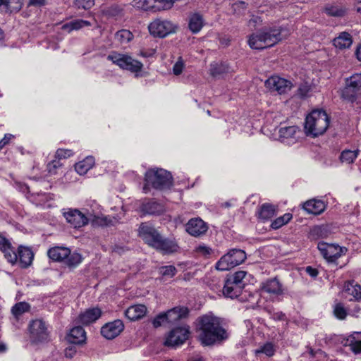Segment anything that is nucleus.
<instances>
[{
  "instance_id": "obj_56",
  "label": "nucleus",
  "mask_w": 361,
  "mask_h": 361,
  "mask_svg": "<svg viewBox=\"0 0 361 361\" xmlns=\"http://www.w3.org/2000/svg\"><path fill=\"white\" fill-rule=\"evenodd\" d=\"M195 252L203 257L209 256L212 252V249L206 245H199L195 248Z\"/></svg>"
},
{
  "instance_id": "obj_50",
  "label": "nucleus",
  "mask_w": 361,
  "mask_h": 361,
  "mask_svg": "<svg viewBox=\"0 0 361 361\" xmlns=\"http://www.w3.org/2000/svg\"><path fill=\"white\" fill-rule=\"evenodd\" d=\"M275 350L274 345L271 343H267L259 350H256V353H264L266 355L271 357L274 355Z\"/></svg>"
},
{
  "instance_id": "obj_32",
  "label": "nucleus",
  "mask_w": 361,
  "mask_h": 361,
  "mask_svg": "<svg viewBox=\"0 0 361 361\" xmlns=\"http://www.w3.org/2000/svg\"><path fill=\"white\" fill-rule=\"evenodd\" d=\"M23 6V0H0V11L4 12H18Z\"/></svg>"
},
{
  "instance_id": "obj_11",
  "label": "nucleus",
  "mask_w": 361,
  "mask_h": 361,
  "mask_svg": "<svg viewBox=\"0 0 361 361\" xmlns=\"http://www.w3.org/2000/svg\"><path fill=\"white\" fill-rule=\"evenodd\" d=\"M361 89V73H355L345 78V87L340 90L341 97L348 102H354L357 92Z\"/></svg>"
},
{
  "instance_id": "obj_20",
  "label": "nucleus",
  "mask_w": 361,
  "mask_h": 361,
  "mask_svg": "<svg viewBox=\"0 0 361 361\" xmlns=\"http://www.w3.org/2000/svg\"><path fill=\"white\" fill-rule=\"evenodd\" d=\"M302 208L308 214L319 215L326 209V204L323 200L312 199L306 201L302 204Z\"/></svg>"
},
{
  "instance_id": "obj_48",
  "label": "nucleus",
  "mask_w": 361,
  "mask_h": 361,
  "mask_svg": "<svg viewBox=\"0 0 361 361\" xmlns=\"http://www.w3.org/2000/svg\"><path fill=\"white\" fill-rule=\"evenodd\" d=\"M293 215L290 213H286L283 215L276 218L271 226H285L292 219Z\"/></svg>"
},
{
  "instance_id": "obj_1",
  "label": "nucleus",
  "mask_w": 361,
  "mask_h": 361,
  "mask_svg": "<svg viewBox=\"0 0 361 361\" xmlns=\"http://www.w3.org/2000/svg\"><path fill=\"white\" fill-rule=\"evenodd\" d=\"M280 116L269 113L266 115V122L262 130L265 135L280 141L286 145H293L302 140L304 133L295 125L281 124Z\"/></svg>"
},
{
  "instance_id": "obj_8",
  "label": "nucleus",
  "mask_w": 361,
  "mask_h": 361,
  "mask_svg": "<svg viewBox=\"0 0 361 361\" xmlns=\"http://www.w3.org/2000/svg\"><path fill=\"white\" fill-rule=\"evenodd\" d=\"M189 315V309L185 306H177L166 312L157 314L152 321L154 328H158L164 324L173 325L180 322Z\"/></svg>"
},
{
  "instance_id": "obj_30",
  "label": "nucleus",
  "mask_w": 361,
  "mask_h": 361,
  "mask_svg": "<svg viewBox=\"0 0 361 361\" xmlns=\"http://www.w3.org/2000/svg\"><path fill=\"white\" fill-rule=\"evenodd\" d=\"M92 25V23L90 20H82V19H75L71 20L67 23L63 24L61 26V29L68 32H71L72 31L80 30L84 27H90Z\"/></svg>"
},
{
  "instance_id": "obj_27",
  "label": "nucleus",
  "mask_w": 361,
  "mask_h": 361,
  "mask_svg": "<svg viewBox=\"0 0 361 361\" xmlns=\"http://www.w3.org/2000/svg\"><path fill=\"white\" fill-rule=\"evenodd\" d=\"M47 255L54 262H62L70 255V249L66 247H54L49 249Z\"/></svg>"
},
{
  "instance_id": "obj_6",
  "label": "nucleus",
  "mask_w": 361,
  "mask_h": 361,
  "mask_svg": "<svg viewBox=\"0 0 361 361\" xmlns=\"http://www.w3.org/2000/svg\"><path fill=\"white\" fill-rule=\"evenodd\" d=\"M145 181L143 190L147 193L150 185L159 190L169 188L172 185V176L169 171L163 169L153 168L145 173Z\"/></svg>"
},
{
  "instance_id": "obj_36",
  "label": "nucleus",
  "mask_w": 361,
  "mask_h": 361,
  "mask_svg": "<svg viewBox=\"0 0 361 361\" xmlns=\"http://www.w3.org/2000/svg\"><path fill=\"white\" fill-rule=\"evenodd\" d=\"M325 13L334 17H342L345 15L346 9L340 5H328L324 8Z\"/></svg>"
},
{
  "instance_id": "obj_45",
  "label": "nucleus",
  "mask_w": 361,
  "mask_h": 361,
  "mask_svg": "<svg viewBox=\"0 0 361 361\" xmlns=\"http://www.w3.org/2000/svg\"><path fill=\"white\" fill-rule=\"evenodd\" d=\"M208 227H186V232L190 235L198 238L206 234Z\"/></svg>"
},
{
  "instance_id": "obj_18",
  "label": "nucleus",
  "mask_w": 361,
  "mask_h": 361,
  "mask_svg": "<svg viewBox=\"0 0 361 361\" xmlns=\"http://www.w3.org/2000/svg\"><path fill=\"white\" fill-rule=\"evenodd\" d=\"M277 209L276 205L265 202L258 206L255 216L260 223L265 224L276 215Z\"/></svg>"
},
{
  "instance_id": "obj_33",
  "label": "nucleus",
  "mask_w": 361,
  "mask_h": 361,
  "mask_svg": "<svg viewBox=\"0 0 361 361\" xmlns=\"http://www.w3.org/2000/svg\"><path fill=\"white\" fill-rule=\"evenodd\" d=\"M345 345L350 347V350L355 353H361V333L355 332L349 336L345 341Z\"/></svg>"
},
{
  "instance_id": "obj_60",
  "label": "nucleus",
  "mask_w": 361,
  "mask_h": 361,
  "mask_svg": "<svg viewBox=\"0 0 361 361\" xmlns=\"http://www.w3.org/2000/svg\"><path fill=\"white\" fill-rule=\"evenodd\" d=\"M271 317L275 320L285 321L286 319V314L282 312H271L269 311Z\"/></svg>"
},
{
  "instance_id": "obj_24",
  "label": "nucleus",
  "mask_w": 361,
  "mask_h": 361,
  "mask_svg": "<svg viewBox=\"0 0 361 361\" xmlns=\"http://www.w3.org/2000/svg\"><path fill=\"white\" fill-rule=\"evenodd\" d=\"M243 288V287L232 283L231 281L226 280L223 288V293L226 298H237L241 296Z\"/></svg>"
},
{
  "instance_id": "obj_9",
  "label": "nucleus",
  "mask_w": 361,
  "mask_h": 361,
  "mask_svg": "<svg viewBox=\"0 0 361 361\" xmlns=\"http://www.w3.org/2000/svg\"><path fill=\"white\" fill-rule=\"evenodd\" d=\"M178 27L175 23L161 18L154 19L147 26L150 35L156 38H164L173 35L176 32Z\"/></svg>"
},
{
  "instance_id": "obj_34",
  "label": "nucleus",
  "mask_w": 361,
  "mask_h": 361,
  "mask_svg": "<svg viewBox=\"0 0 361 361\" xmlns=\"http://www.w3.org/2000/svg\"><path fill=\"white\" fill-rule=\"evenodd\" d=\"M94 164V159L91 156L87 157L82 161L75 164V170L80 175L85 174Z\"/></svg>"
},
{
  "instance_id": "obj_41",
  "label": "nucleus",
  "mask_w": 361,
  "mask_h": 361,
  "mask_svg": "<svg viewBox=\"0 0 361 361\" xmlns=\"http://www.w3.org/2000/svg\"><path fill=\"white\" fill-rule=\"evenodd\" d=\"M30 305L25 302L16 303L11 309L12 314L16 317H18L24 312H28L30 310Z\"/></svg>"
},
{
  "instance_id": "obj_38",
  "label": "nucleus",
  "mask_w": 361,
  "mask_h": 361,
  "mask_svg": "<svg viewBox=\"0 0 361 361\" xmlns=\"http://www.w3.org/2000/svg\"><path fill=\"white\" fill-rule=\"evenodd\" d=\"M359 154V150H343L340 156V159L342 163L345 164H351L353 163L355 159L357 157Z\"/></svg>"
},
{
  "instance_id": "obj_54",
  "label": "nucleus",
  "mask_w": 361,
  "mask_h": 361,
  "mask_svg": "<svg viewBox=\"0 0 361 361\" xmlns=\"http://www.w3.org/2000/svg\"><path fill=\"white\" fill-rule=\"evenodd\" d=\"M75 4L78 8L89 9L94 4V0H75Z\"/></svg>"
},
{
  "instance_id": "obj_58",
  "label": "nucleus",
  "mask_w": 361,
  "mask_h": 361,
  "mask_svg": "<svg viewBox=\"0 0 361 361\" xmlns=\"http://www.w3.org/2000/svg\"><path fill=\"white\" fill-rule=\"evenodd\" d=\"M185 226H206V223L199 217H195L189 219Z\"/></svg>"
},
{
  "instance_id": "obj_17",
  "label": "nucleus",
  "mask_w": 361,
  "mask_h": 361,
  "mask_svg": "<svg viewBox=\"0 0 361 361\" xmlns=\"http://www.w3.org/2000/svg\"><path fill=\"white\" fill-rule=\"evenodd\" d=\"M124 329V324L120 319L105 324L101 328V334L106 339L111 340L117 337Z\"/></svg>"
},
{
  "instance_id": "obj_21",
  "label": "nucleus",
  "mask_w": 361,
  "mask_h": 361,
  "mask_svg": "<svg viewBox=\"0 0 361 361\" xmlns=\"http://www.w3.org/2000/svg\"><path fill=\"white\" fill-rule=\"evenodd\" d=\"M102 315V310L98 307L87 309L78 317V323L88 325L97 321Z\"/></svg>"
},
{
  "instance_id": "obj_19",
  "label": "nucleus",
  "mask_w": 361,
  "mask_h": 361,
  "mask_svg": "<svg viewBox=\"0 0 361 361\" xmlns=\"http://www.w3.org/2000/svg\"><path fill=\"white\" fill-rule=\"evenodd\" d=\"M132 6L137 9L153 12L166 10L161 0H133Z\"/></svg>"
},
{
  "instance_id": "obj_2",
  "label": "nucleus",
  "mask_w": 361,
  "mask_h": 361,
  "mask_svg": "<svg viewBox=\"0 0 361 361\" xmlns=\"http://www.w3.org/2000/svg\"><path fill=\"white\" fill-rule=\"evenodd\" d=\"M62 216L66 222L73 226H87L91 224L96 226H109L114 224L111 216L90 212L87 209L63 208Z\"/></svg>"
},
{
  "instance_id": "obj_55",
  "label": "nucleus",
  "mask_w": 361,
  "mask_h": 361,
  "mask_svg": "<svg viewBox=\"0 0 361 361\" xmlns=\"http://www.w3.org/2000/svg\"><path fill=\"white\" fill-rule=\"evenodd\" d=\"M185 68V64L181 58H178V61L175 63L173 66V73L175 75H179L182 73Z\"/></svg>"
},
{
  "instance_id": "obj_10",
  "label": "nucleus",
  "mask_w": 361,
  "mask_h": 361,
  "mask_svg": "<svg viewBox=\"0 0 361 361\" xmlns=\"http://www.w3.org/2000/svg\"><path fill=\"white\" fill-rule=\"evenodd\" d=\"M247 258L246 253L241 249L233 248L224 255L216 264V269L227 271L243 263Z\"/></svg>"
},
{
  "instance_id": "obj_31",
  "label": "nucleus",
  "mask_w": 361,
  "mask_h": 361,
  "mask_svg": "<svg viewBox=\"0 0 361 361\" xmlns=\"http://www.w3.org/2000/svg\"><path fill=\"white\" fill-rule=\"evenodd\" d=\"M353 43L351 35L346 32H343L333 40L334 46L338 49H345L349 48Z\"/></svg>"
},
{
  "instance_id": "obj_28",
  "label": "nucleus",
  "mask_w": 361,
  "mask_h": 361,
  "mask_svg": "<svg viewBox=\"0 0 361 361\" xmlns=\"http://www.w3.org/2000/svg\"><path fill=\"white\" fill-rule=\"evenodd\" d=\"M204 25L203 16L199 13H193L188 18V28L192 33H198Z\"/></svg>"
},
{
  "instance_id": "obj_63",
  "label": "nucleus",
  "mask_w": 361,
  "mask_h": 361,
  "mask_svg": "<svg viewBox=\"0 0 361 361\" xmlns=\"http://www.w3.org/2000/svg\"><path fill=\"white\" fill-rule=\"evenodd\" d=\"M76 353L75 347L71 346L65 350V356L68 358H72Z\"/></svg>"
},
{
  "instance_id": "obj_4",
  "label": "nucleus",
  "mask_w": 361,
  "mask_h": 361,
  "mask_svg": "<svg viewBox=\"0 0 361 361\" xmlns=\"http://www.w3.org/2000/svg\"><path fill=\"white\" fill-rule=\"evenodd\" d=\"M281 27H265L252 32L247 37V44L252 49L262 50L271 47L283 39Z\"/></svg>"
},
{
  "instance_id": "obj_42",
  "label": "nucleus",
  "mask_w": 361,
  "mask_h": 361,
  "mask_svg": "<svg viewBox=\"0 0 361 361\" xmlns=\"http://www.w3.org/2000/svg\"><path fill=\"white\" fill-rule=\"evenodd\" d=\"M82 257L78 252L71 253L66 258V264L69 267H75L81 263Z\"/></svg>"
},
{
  "instance_id": "obj_5",
  "label": "nucleus",
  "mask_w": 361,
  "mask_h": 361,
  "mask_svg": "<svg viewBox=\"0 0 361 361\" xmlns=\"http://www.w3.org/2000/svg\"><path fill=\"white\" fill-rule=\"evenodd\" d=\"M329 126V117L321 109L312 111L305 118L304 131L306 135L315 137L324 133Z\"/></svg>"
},
{
  "instance_id": "obj_16",
  "label": "nucleus",
  "mask_w": 361,
  "mask_h": 361,
  "mask_svg": "<svg viewBox=\"0 0 361 361\" xmlns=\"http://www.w3.org/2000/svg\"><path fill=\"white\" fill-rule=\"evenodd\" d=\"M138 235L146 244L154 249L163 237L154 227H140Z\"/></svg>"
},
{
  "instance_id": "obj_44",
  "label": "nucleus",
  "mask_w": 361,
  "mask_h": 361,
  "mask_svg": "<svg viewBox=\"0 0 361 361\" xmlns=\"http://www.w3.org/2000/svg\"><path fill=\"white\" fill-rule=\"evenodd\" d=\"M1 251L4 252V257L8 260V262L11 264H15L17 262L18 255L13 250L11 245L2 249Z\"/></svg>"
},
{
  "instance_id": "obj_52",
  "label": "nucleus",
  "mask_w": 361,
  "mask_h": 361,
  "mask_svg": "<svg viewBox=\"0 0 361 361\" xmlns=\"http://www.w3.org/2000/svg\"><path fill=\"white\" fill-rule=\"evenodd\" d=\"M73 152L68 149H59L55 154V157L57 159H67L73 156Z\"/></svg>"
},
{
  "instance_id": "obj_25",
  "label": "nucleus",
  "mask_w": 361,
  "mask_h": 361,
  "mask_svg": "<svg viewBox=\"0 0 361 361\" xmlns=\"http://www.w3.org/2000/svg\"><path fill=\"white\" fill-rule=\"evenodd\" d=\"M17 255L18 258L19 257L21 267L27 268L32 264L34 254L30 248L20 245L18 247Z\"/></svg>"
},
{
  "instance_id": "obj_46",
  "label": "nucleus",
  "mask_w": 361,
  "mask_h": 361,
  "mask_svg": "<svg viewBox=\"0 0 361 361\" xmlns=\"http://www.w3.org/2000/svg\"><path fill=\"white\" fill-rule=\"evenodd\" d=\"M176 272L177 269L173 265L163 266L159 268V274L164 277L172 278Z\"/></svg>"
},
{
  "instance_id": "obj_61",
  "label": "nucleus",
  "mask_w": 361,
  "mask_h": 361,
  "mask_svg": "<svg viewBox=\"0 0 361 361\" xmlns=\"http://www.w3.org/2000/svg\"><path fill=\"white\" fill-rule=\"evenodd\" d=\"M13 137L12 134H5L4 137L0 140V150L2 149Z\"/></svg>"
},
{
  "instance_id": "obj_29",
  "label": "nucleus",
  "mask_w": 361,
  "mask_h": 361,
  "mask_svg": "<svg viewBox=\"0 0 361 361\" xmlns=\"http://www.w3.org/2000/svg\"><path fill=\"white\" fill-rule=\"evenodd\" d=\"M68 340L70 343L74 344L83 343L86 340V333L84 329L80 326L73 327L70 331Z\"/></svg>"
},
{
  "instance_id": "obj_22",
  "label": "nucleus",
  "mask_w": 361,
  "mask_h": 361,
  "mask_svg": "<svg viewBox=\"0 0 361 361\" xmlns=\"http://www.w3.org/2000/svg\"><path fill=\"white\" fill-rule=\"evenodd\" d=\"M261 290L267 293L279 295L283 293L282 284L276 278L268 279L261 284Z\"/></svg>"
},
{
  "instance_id": "obj_37",
  "label": "nucleus",
  "mask_w": 361,
  "mask_h": 361,
  "mask_svg": "<svg viewBox=\"0 0 361 361\" xmlns=\"http://www.w3.org/2000/svg\"><path fill=\"white\" fill-rule=\"evenodd\" d=\"M164 206L154 201H150L143 205V211L149 214H159L164 211Z\"/></svg>"
},
{
  "instance_id": "obj_39",
  "label": "nucleus",
  "mask_w": 361,
  "mask_h": 361,
  "mask_svg": "<svg viewBox=\"0 0 361 361\" xmlns=\"http://www.w3.org/2000/svg\"><path fill=\"white\" fill-rule=\"evenodd\" d=\"M345 291L350 295H353L355 300L361 299V286L354 282H349L345 286Z\"/></svg>"
},
{
  "instance_id": "obj_59",
  "label": "nucleus",
  "mask_w": 361,
  "mask_h": 361,
  "mask_svg": "<svg viewBox=\"0 0 361 361\" xmlns=\"http://www.w3.org/2000/svg\"><path fill=\"white\" fill-rule=\"evenodd\" d=\"M155 52L154 49H142L140 50L138 55L144 58H149L153 56Z\"/></svg>"
},
{
  "instance_id": "obj_62",
  "label": "nucleus",
  "mask_w": 361,
  "mask_h": 361,
  "mask_svg": "<svg viewBox=\"0 0 361 361\" xmlns=\"http://www.w3.org/2000/svg\"><path fill=\"white\" fill-rule=\"evenodd\" d=\"M8 245H11V243L2 233H0V250H1Z\"/></svg>"
},
{
  "instance_id": "obj_43",
  "label": "nucleus",
  "mask_w": 361,
  "mask_h": 361,
  "mask_svg": "<svg viewBox=\"0 0 361 361\" xmlns=\"http://www.w3.org/2000/svg\"><path fill=\"white\" fill-rule=\"evenodd\" d=\"M116 38L122 44L131 41L133 38V33L128 30H121L116 33Z\"/></svg>"
},
{
  "instance_id": "obj_26",
  "label": "nucleus",
  "mask_w": 361,
  "mask_h": 361,
  "mask_svg": "<svg viewBox=\"0 0 361 361\" xmlns=\"http://www.w3.org/2000/svg\"><path fill=\"white\" fill-rule=\"evenodd\" d=\"M147 312V307L144 305H135L129 307L125 311L126 317L130 321H135L144 317Z\"/></svg>"
},
{
  "instance_id": "obj_7",
  "label": "nucleus",
  "mask_w": 361,
  "mask_h": 361,
  "mask_svg": "<svg viewBox=\"0 0 361 361\" xmlns=\"http://www.w3.org/2000/svg\"><path fill=\"white\" fill-rule=\"evenodd\" d=\"M107 59L120 68L134 73L135 77H142L143 63L126 54L114 52L107 56Z\"/></svg>"
},
{
  "instance_id": "obj_23",
  "label": "nucleus",
  "mask_w": 361,
  "mask_h": 361,
  "mask_svg": "<svg viewBox=\"0 0 361 361\" xmlns=\"http://www.w3.org/2000/svg\"><path fill=\"white\" fill-rule=\"evenodd\" d=\"M180 247L176 240L170 238H161L159 245L156 250L161 251L164 254H172L178 252Z\"/></svg>"
},
{
  "instance_id": "obj_47",
  "label": "nucleus",
  "mask_w": 361,
  "mask_h": 361,
  "mask_svg": "<svg viewBox=\"0 0 361 361\" xmlns=\"http://www.w3.org/2000/svg\"><path fill=\"white\" fill-rule=\"evenodd\" d=\"M324 227H313L312 229L310 230L309 235L310 238L312 239H317L319 238H326L327 236L326 232L324 231Z\"/></svg>"
},
{
  "instance_id": "obj_64",
  "label": "nucleus",
  "mask_w": 361,
  "mask_h": 361,
  "mask_svg": "<svg viewBox=\"0 0 361 361\" xmlns=\"http://www.w3.org/2000/svg\"><path fill=\"white\" fill-rule=\"evenodd\" d=\"M46 4V0H29L28 5L34 6H42Z\"/></svg>"
},
{
  "instance_id": "obj_51",
  "label": "nucleus",
  "mask_w": 361,
  "mask_h": 361,
  "mask_svg": "<svg viewBox=\"0 0 361 361\" xmlns=\"http://www.w3.org/2000/svg\"><path fill=\"white\" fill-rule=\"evenodd\" d=\"M62 164H61L59 160H53L47 164V171L48 173L51 175H54L57 173L58 169L61 167Z\"/></svg>"
},
{
  "instance_id": "obj_3",
  "label": "nucleus",
  "mask_w": 361,
  "mask_h": 361,
  "mask_svg": "<svg viewBox=\"0 0 361 361\" xmlns=\"http://www.w3.org/2000/svg\"><path fill=\"white\" fill-rule=\"evenodd\" d=\"M198 322L200 331L198 338L203 345H211L227 338V333L221 326L218 318L204 315L198 319Z\"/></svg>"
},
{
  "instance_id": "obj_13",
  "label": "nucleus",
  "mask_w": 361,
  "mask_h": 361,
  "mask_svg": "<svg viewBox=\"0 0 361 361\" xmlns=\"http://www.w3.org/2000/svg\"><path fill=\"white\" fill-rule=\"evenodd\" d=\"M30 338L32 343L46 341L48 331L45 323L41 319L33 320L29 325Z\"/></svg>"
},
{
  "instance_id": "obj_40",
  "label": "nucleus",
  "mask_w": 361,
  "mask_h": 361,
  "mask_svg": "<svg viewBox=\"0 0 361 361\" xmlns=\"http://www.w3.org/2000/svg\"><path fill=\"white\" fill-rule=\"evenodd\" d=\"M247 275V272L245 271H238L235 272L233 274H231L228 276L226 280L231 281V282L234 283L238 286L242 287H245V283L243 279Z\"/></svg>"
},
{
  "instance_id": "obj_12",
  "label": "nucleus",
  "mask_w": 361,
  "mask_h": 361,
  "mask_svg": "<svg viewBox=\"0 0 361 361\" xmlns=\"http://www.w3.org/2000/svg\"><path fill=\"white\" fill-rule=\"evenodd\" d=\"M190 334V326L188 325L173 328L168 334L164 345L172 348L181 345L188 339Z\"/></svg>"
},
{
  "instance_id": "obj_53",
  "label": "nucleus",
  "mask_w": 361,
  "mask_h": 361,
  "mask_svg": "<svg viewBox=\"0 0 361 361\" xmlns=\"http://www.w3.org/2000/svg\"><path fill=\"white\" fill-rule=\"evenodd\" d=\"M334 313V315L339 319H345L347 315L346 310H345L344 307L340 303L336 305Z\"/></svg>"
},
{
  "instance_id": "obj_49",
  "label": "nucleus",
  "mask_w": 361,
  "mask_h": 361,
  "mask_svg": "<svg viewBox=\"0 0 361 361\" xmlns=\"http://www.w3.org/2000/svg\"><path fill=\"white\" fill-rule=\"evenodd\" d=\"M233 13L240 16L243 15L246 10V4L243 1H238L231 6Z\"/></svg>"
},
{
  "instance_id": "obj_14",
  "label": "nucleus",
  "mask_w": 361,
  "mask_h": 361,
  "mask_svg": "<svg viewBox=\"0 0 361 361\" xmlns=\"http://www.w3.org/2000/svg\"><path fill=\"white\" fill-rule=\"evenodd\" d=\"M265 85L271 91L276 92L279 94L288 93L293 87L290 81L277 75L269 78L266 80Z\"/></svg>"
},
{
  "instance_id": "obj_15",
  "label": "nucleus",
  "mask_w": 361,
  "mask_h": 361,
  "mask_svg": "<svg viewBox=\"0 0 361 361\" xmlns=\"http://www.w3.org/2000/svg\"><path fill=\"white\" fill-rule=\"evenodd\" d=\"M318 249L322 256L326 260L331 262L338 259L346 251L344 247L325 243H319L318 244Z\"/></svg>"
},
{
  "instance_id": "obj_35",
  "label": "nucleus",
  "mask_w": 361,
  "mask_h": 361,
  "mask_svg": "<svg viewBox=\"0 0 361 361\" xmlns=\"http://www.w3.org/2000/svg\"><path fill=\"white\" fill-rule=\"evenodd\" d=\"M229 70L228 66L224 63L214 62L211 63L209 72L214 77H221Z\"/></svg>"
},
{
  "instance_id": "obj_57",
  "label": "nucleus",
  "mask_w": 361,
  "mask_h": 361,
  "mask_svg": "<svg viewBox=\"0 0 361 361\" xmlns=\"http://www.w3.org/2000/svg\"><path fill=\"white\" fill-rule=\"evenodd\" d=\"M262 20L259 16H252L247 22V26L251 27H255L258 25H261Z\"/></svg>"
}]
</instances>
